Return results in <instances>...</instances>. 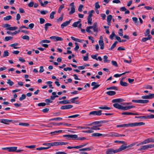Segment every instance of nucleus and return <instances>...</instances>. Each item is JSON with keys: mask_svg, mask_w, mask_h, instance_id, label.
Masks as SVG:
<instances>
[{"mask_svg": "<svg viewBox=\"0 0 154 154\" xmlns=\"http://www.w3.org/2000/svg\"><path fill=\"white\" fill-rule=\"evenodd\" d=\"M101 110H99L98 111H94L90 112L89 113V115H93V116H99L102 115Z\"/></svg>", "mask_w": 154, "mask_h": 154, "instance_id": "nucleus-1", "label": "nucleus"}, {"mask_svg": "<svg viewBox=\"0 0 154 154\" xmlns=\"http://www.w3.org/2000/svg\"><path fill=\"white\" fill-rule=\"evenodd\" d=\"M68 142H52L53 146H58L59 145H65L68 144Z\"/></svg>", "mask_w": 154, "mask_h": 154, "instance_id": "nucleus-2", "label": "nucleus"}, {"mask_svg": "<svg viewBox=\"0 0 154 154\" xmlns=\"http://www.w3.org/2000/svg\"><path fill=\"white\" fill-rule=\"evenodd\" d=\"M145 124V123L143 122H135L130 123V127H135L138 126H141L144 125Z\"/></svg>", "mask_w": 154, "mask_h": 154, "instance_id": "nucleus-3", "label": "nucleus"}, {"mask_svg": "<svg viewBox=\"0 0 154 154\" xmlns=\"http://www.w3.org/2000/svg\"><path fill=\"white\" fill-rule=\"evenodd\" d=\"M117 149H113L110 148L108 149L106 151V154H113L117 153Z\"/></svg>", "mask_w": 154, "mask_h": 154, "instance_id": "nucleus-4", "label": "nucleus"}, {"mask_svg": "<svg viewBox=\"0 0 154 154\" xmlns=\"http://www.w3.org/2000/svg\"><path fill=\"white\" fill-rule=\"evenodd\" d=\"M89 28H90V29H93L94 32H98V28L97 27V23H94L93 26H89Z\"/></svg>", "mask_w": 154, "mask_h": 154, "instance_id": "nucleus-5", "label": "nucleus"}, {"mask_svg": "<svg viewBox=\"0 0 154 154\" xmlns=\"http://www.w3.org/2000/svg\"><path fill=\"white\" fill-rule=\"evenodd\" d=\"M149 148H150L149 144H147L140 146V148L138 149V150L141 151L142 150L147 149Z\"/></svg>", "mask_w": 154, "mask_h": 154, "instance_id": "nucleus-6", "label": "nucleus"}, {"mask_svg": "<svg viewBox=\"0 0 154 154\" xmlns=\"http://www.w3.org/2000/svg\"><path fill=\"white\" fill-rule=\"evenodd\" d=\"M72 19H70L68 21H66L64 22H63L61 25V28L62 29H63L64 27L67 26L71 22L72 20Z\"/></svg>", "mask_w": 154, "mask_h": 154, "instance_id": "nucleus-7", "label": "nucleus"}, {"mask_svg": "<svg viewBox=\"0 0 154 154\" xmlns=\"http://www.w3.org/2000/svg\"><path fill=\"white\" fill-rule=\"evenodd\" d=\"M73 107V106L71 105L62 106L60 107V109H71Z\"/></svg>", "mask_w": 154, "mask_h": 154, "instance_id": "nucleus-8", "label": "nucleus"}, {"mask_svg": "<svg viewBox=\"0 0 154 154\" xmlns=\"http://www.w3.org/2000/svg\"><path fill=\"white\" fill-rule=\"evenodd\" d=\"M1 122L2 123L8 124L7 123L8 122H12L13 120H9L7 119H1Z\"/></svg>", "mask_w": 154, "mask_h": 154, "instance_id": "nucleus-9", "label": "nucleus"}, {"mask_svg": "<svg viewBox=\"0 0 154 154\" xmlns=\"http://www.w3.org/2000/svg\"><path fill=\"white\" fill-rule=\"evenodd\" d=\"M107 135L106 134H102L99 133H93L91 134V136L92 137H100L101 136H103V137H104L106 136Z\"/></svg>", "mask_w": 154, "mask_h": 154, "instance_id": "nucleus-10", "label": "nucleus"}, {"mask_svg": "<svg viewBox=\"0 0 154 154\" xmlns=\"http://www.w3.org/2000/svg\"><path fill=\"white\" fill-rule=\"evenodd\" d=\"M144 144H146L149 143H153V139L152 138H148L143 141Z\"/></svg>", "mask_w": 154, "mask_h": 154, "instance_id": "nucleus-11", "label": "nucleus"}, {"mask_svg": "<svg viewBox=\"0 0 154 154\" xmlns=\"http://www.w3.org/2000/svg\"><path fill=\"white\" fill-rule=\"evenodd\" d=\"M135 107V106H122V110H126L129 109L134 108Z\"/></svg>", "mask_w": 154, "mask_h": 154, "instance_id": "nucleus-12", "label": "nucleus"}, {"mask_svg": "<svg viewBox=\"0 0 154 154\" xmlns=\"http://www.w3.org/2000/svg\"><path fill=\"white\" fill-rule=\"evenodd\" d=\"M105 121H96V122H92V123L88 125L89 126H91V125H98L100 124L104 123H105Z\"/></svg>", "mask_w": 154, "mask_h": 154, "instance_id": "nucleus-13", "label": "nucleus"}, {"mask_svg": "<svg viewBox=\"0 0 154 154\" xmlns=\"http://www.w3.org/2000/svg\"><path fill=\"white\" fill-rule=\"evenodd\" d=\"M91 85L92 86H94V87L92 88V89L93 90L98 88L100 86V85L97 84V83L95 82H92L91 83Z\"/></svg>", "mask_w": 154, "mask_h": 154, "instance_id": "nucleus-14", "label": "nucleus"}, {"mask_svg": "<svg viewBox=\"0 0 154 154\" xmlns=\"http://www.w3.org/2000/svg\"><path fill=\"white\" fill-rule=\"evenodd\" d=\"M99 44L100 46V48L101 49H103L104 48V44L103 40H100L99 41Z\"/></svg>", "mask_w": 154, "mask_h": 154, "instance_id": "nucleus-15", "label": "nucleus"}, {"mask_svg": "<svg viewBox=\"0 0 154 154\" xmlns=\"http://www.w3.org/2000/svg\"><path fill=\"white\" fill-rule=\"evenodd\" d=\"M111 136L112 137H124L125 136V135L119 134L117 133H114L112 134L111 135Z\"/></svg>", "mask_w": 154, "mask_h": 154, "instance_id": "nucleus-16", "label": "nucleus"}, {"mask_svg": "<svg viewBox=\"0 0 154 154\" xmlns=\"http://www.w3.org/2000/svg\"><path fill=\"white\" fill-rule=\"evenodd\" d=\"M113 105L114 107L117 109H122V106L120 105L118 103H115L113 104Z\"/></svg>", "mask_w": 154, "mask_h": 154, "instance_id": "nucleus-17", "label": "nucleus"}, {"mask_svg": "<svg viewBox=\"0 0 154 154\" xmlns=\"http://www.w3.org/2000/svg\"><path fill=\"white\" fill-rule=\"evenodd\" d=\"M101 126V125H97L93 126L91 127V129L95 130H99L100 129V128H98V127H100Z\"/></svg>", "mask_w": 154, "mask_h": 154, "instance_id": "nucleus-18", "label": "nucleus"}, {"mask_svg": "<svg viewBox=\"0 0 154 154\" xmlns=\"http://www.w3.org/2000/svg\"><path fill=\"white\" fill-rule=\"evenodd\" d=\"M17 149V147H9L8 151L9 152H16Z\"/></svg>", "mask_w": 154, "mask_h": 154, "instance_id": "nucleus-19", "label": "nucleus"}, {"mask_svg": "<svg viewBox=\"0 0 154 154\" xmlns=\"http://www.w3.org/2000/svg\"><path fill=\"white\" fill-rule=\"evenodd\" d=\"M124 101V100L122 99H115L112 100V102L113 103L117 102H120Z\"/></svg>", "mask_w": 154, "mask_h": 154, "instance_id": "nucleus-20", "label": "nucleus"}, {"mask_svg": "<svg viewBox=\"0 0 154 154\" xmlns=\"http://www.w3.org/2000/svg\"><path fill=\"white\" fill-rule=\"evenodd\" d=\"M152 38V36L150 35H149L147 37L143 38L142 39V41L143 42H145L146 41L149 40Z\"/></svg>", "mask_w": 154, "mask_h": 154, "instance_id": "nucleus-21", "label": "nucleus"}, {"mask_svg": "<svg viewBox=\"0 0 154 154\" xmlns=\"http://www.w3.org/2000/svg\"><path fill=\"white\" fill-rule=\"evenodd\" d=\"M126 149V146H124V145H123L121 146L119 148L116 149L117 152H119L123 150H124Z\"/></svg>", "mask_w": 154, "mask_h": 154, "instance_id": "nucleus-22", "label": "nucleus"}, {"mask_svg": "<svg viewBox=\"0 0 154 154\" xmlns=\"http://www.w3.org/2000/svg\"><path fill=\"white\" fill-rule=\"evenodd\" d=\"M63 131L62 130H60L58 131H56L54 132H52L50 133V134L52 135H54L57 134L58 133H60L62 132Z\"/></svg>", "mask_w": 154, "mask_h": 154, "instance_id": "nucleus-23", "label": "nucleus"}, {"mask_svg": "<svg viewBox=\"0 0 154 154\" xmlns=\"http://www.w3.org/2000/svg\"><path fill=\"white\" fill-rule=\"evenodd\" d=\"M99 108L100 109L109 110L111 109V108L108 107L106 105H105L104 106H101L99 107Z\"/></svg>", "mask_w": 154, "mask_h": 154, "instance_id": "nucleus-24", "label": "nucleus"}, {"mask_svg": "<svg viewBox=\"0 0 154 154\" xmlns=\"http://www.w3.org/2000/svg\"><path fill=\"white\" fill-rule=\"evenodd\" d=\"M106 93L109 96H113L116 94V92L113 91H109L107 92Z\"/></svg>", "mask_w": 154, "mask_h": 154, "instance_id": "nucleus-25", "label": "nucleus"}, {"mask_svg": "<svg viewBox=\"0 0 154 154\" xmlns=\"http://www.w3.org/2000/svg\"><path fill=\"white\" fill-rule=\"evenodd\" d=\"M19 43H15L14 44H11L10 46L13 47L15 49H17L20 48L19 47H16V46L18 45Z\"/></svg>", "mask_w": 154, "mask_h": 154, "instance_id": "nucleus-26", "label": "nucleus"}, {"mask_svg": "<svg viewBox=\"0 0 154 154\" xmlns=\"http://www.w3.org/2000/svg\"><path fill=\"white\" fill-rule=\"evenodd\" d=\"M71 139L77 140L78 139V135L76 134H71Z\"/></svg>", "mask_w": 154, "mask_h": 154, "instance_id": "nucleus-27", "label": "nucleus"}, {"mask_svg": "<svg viewBox=\"0 0 154 154\" xmlns=\"http://www.w3.org/2000/svg\"><path fill=\"white\" fill-rule=\"evenodd\" d=\"M51 26L52 24L50 23H46L45 25V30L47 31L48 30V26Z\"/></svg>", "mask_w": 154, "mask_h": 154, "instance_id": "nucleus-28", "label": "nucleus"}, {"mask_svg": "<svg viewBox=\"0 0 154 154\" xmlns=\"http://www.w3.org/2000/svg\"><path fill=\"white\" fill-rule=\"evenodd\" d=\"M59 103L60 104H68L70 103V102L69 100H66L60 101Z\"/></svg>", "mask_w": 154, "mask_h": 154, "instance_id": "nucleus-29", "label": "nucleus"}, {"mask_svg": "<svg viewBox=\"0 0 154 154\" xmlns=\"http://www.w3.org/2000/svg\"><path fill=\"white\" fill-rule=\"evenodd\" d=\"M71 38L72 40H74V41L78 42H82V40L80 39H79L78 38H75L73 36H71Z\"/></svg>", "mask_w": 154, "mask_h": 154, "instance_id": "nucleus-30", "label": "nucleus"}, {"mask_svg": "<svg viewBox=\"0 0 154 154\" xmlns=\"http://www.w3.org/2000/svg\"><path fill=\"white\" fill-rule=\"evenodd\" d=\"M115 143H123L126 146L127 145V143L124 141H120V140H116L114 141Z\"/></svg>", "mask_w": 154, "mask_h": 154, "instance_id": "nucleus-31", "label": "nucleus"}, {"mask_svg": "<svg viewBox=\"0 0 154 154\" xmlns=\"http://www.w3.org/2000/svg\"><path fill=\"white\" fill-rule=\"evenodd\" d=\"M118 43L117 41H115L114 43L112 44V46L109 49V50H111L114 49L116 46V44Z\"/></svg>", "mask_w": 154, "mask_h": 154, "instance_id": "nucleus-32", "label": "nucleus"}, {"mask_svg": "<svg viewBox=\"0 0 154 154\" xmlns=\"http://www.w3.org/2000/svg\"><path fill=\"white\" fill-rule=\"evenodd\" d=\"M120 85L123 86H127L128 85V84L126 82H124L122 80L120 81Z\"/></svg>", "mask_w": 154, "mask_h": 154, "instance_id": "nucleus-33", "label": "nucleus"}, {"mask_svg": "<svg viewBox=\"0 0 154 154\" xmlns=\"http://www.w3.org/2000/svg\"><path fill=\"white\" fill-rule=\"evenodd\" d=\"M50 104L49 103H41L38 104V106H45L46 105H49Z\"/></svg>", "mask_w": 154, "mask_h": 154, "instance_id": "nucleus-34", "label": "nucleus"}, {"mask_svg": "<svg viewBox=\"0 0 154 154\" xmlns=\"http://www.w3.org/2000/svg\"><path fill=\"white\" fill-rule=\"evenodd\" d=\"M130 126V123L127 124H124L121 125H117V127H129Z\"/></svg>", "mask_w": 154, "mask_h": 154, "instance_id": "nucleus-35", "label": "nucleus"}, {"mask_svg": "<svg viewBox=\"0 0 154 154\" xmlns=\"http://www.w3.org/2000/svg\"><path fill=\"white\" fill-rule=\"evenodd\" d=\"M75 11V7H73L71 8V11L69 12V14L70 15L73 14Z\"/></svg>", "mask_w": 154, "mask_h": 154, "instance_id": "nucleus-36", "label": "nucleus"}, {"mask_svg": "<svg viewBox=\"0 0 154 154\" xmlns=\"http://www.w3.org/2000/svg\"><path fill=\"white\" fill-rule=\"evenodd\" d=\"M75 99L74 98L71 99L70 100H69L72 103H75L76 104H78L79 103L78 102V101L75 100Z\"/></svg>", "mask_w": 154, "mask_h": 154, "instance_id": "nucleus-37", "label": "nucleus"}, {"mask_svg": "<svg viewBox=\"0 0 154 154\" xmlns=\"http://www.w3.org/2000/svg\"><path fill=\"white\" fill-rule=\"evenodd\" d=\"M106 89L107 90H118V88L116 87L113 86H112V87H110L107 88H106Z\"/></svg>", "mask_w": 154, "mask_h": 154, "instance_id": "nucleus-38", "label": "nucleus"}, {"mask_svg": "<svg viewBox=\"0 0 154 154\" xmlns=\"http://www.w3.org/2000/svg\"><path fill=\"white\" fill-rule=\"evenodd\" d=\"M91 150V149L90 147L84 148L80 149L79 150L80 151H90Z\"/></svg>", "mask_w": 154, "mask_h": 154, "instance_id": "nucleus-39", "label": "nucleus"}, {"mask_svg": "<svg viewBox=\"0 0 154 154\" xmlns=\"http://www.w3.org/2000/svg\"><path fill=\"white\" fill-rule=\"evenodd\" d=\"M12 18V17L11 15L7 16L4 17L3 19L5 20H8Z\"/></svg>", "mask_w": 154, "mask_h": 154, "instance_id": "nucleus-40", "label": "nucleus"}, {"mask_svg": "<svg viewBox=\"0 0 154 154\" xmlns=\"http://www.w3.org/2000/svg\"><path fill=\"white\" fill-rule=\"evenodd\" d=\"M63 40V39L61 37L58 36H56L55 41H62Z\"/></svg>", "mask_w": 154, "mask_h": 154, "instance_id": "nucleus-41", "label": "nucleus"}, {"mask_svg": "<svg viewBox=\"0 0 154 154\" xmlns=\"http://www.w3.org/2000/svg\"><path fill=\"white\" fill-rule=\"evenodd\" d=\"M81 22L80 21H79L77 22H75L73 24L72 26L75 27H77L78 26V24Z\"/></svg>", "mask_w": 154, "mask_h": 154, "instance_id": "nucleus-42", "label": "nucleus"}, {"mask_svg": "<svg viewBox=\"0 0 154 154\" xmlns=\"http://www.w3.org/2000/svg\"><path fill=\"white\" fill-rule=\"evenodd\" d=\"M64 4H62L61 5L60 7H59L58 10V12L59 13H60L61 12V10L64 8Z\"/></svg>", "mask_w": 154, "mask_h": 154, "instance_id": "nucleus-43", "label": "nucleus"}, {"mask_svg": "<svg viewBox=\"0 0 154 154\" xmlns=\"http://www.w3.org/2000/svg\"><path fill=\"white\" fill-rule=\"evenodd\" d=\"M13 38V37L11 36H6L5 39L4 40L5 41H8L9 40L12 39Z\"/></svg>", "mask_w": 154, "mask_h": 154, "instance_id": "nucleus-44", "label": "nucleus"}, {"mask_svg": "<svg viewBox=\"0 0 154 154\" xmlns=\"http://www.w3.org/2000/svg\"><path fill=\"white\" fill-rule=\"evenodd\" d=\"M116 35L115 32H112V34L110 35L109 38L111 40H112L113 39V37L114 36L116 37Z\"/></svg>", "mask_w": 154, "mask_h": 154, "instance_id": "nucleus-45", "label": "nucleus"}, {"mask_svg": "<svg viewBox=\"0 0 154 154\" xmlns=\"http://www.w3.org/2000/svg\"><path fill=\"white\" fill-rule=\"evenodd\" d=\"M56 14V11H52L50 14V18L51 19H54V15Z\"/></svg>", "mask_w": 154, "mask_h": 154, "instance_id": "nucleus-46", "label": "nucleus"}, {"mask_svg": "<svg viewBox=\"0 0 154 154\" xmlns=\"http://www.w3.org/2000/svg\"><path fill=\"white\" fill-rule=\"evenodd\" d=\"M17 27L16 26L13 27H10L7 29L9 30H14L17 29Z\"/></svg>", "mask_w": 154, "mask_h": 154, "instance_id": "nucleus-47", "label": "nucleus"}, {"mask_svg": "<svg viewBox=\"0 0 154 154\" xmlns=\"http://www.w3.org/2000/svg\"><path fill=\"white\" fill-rule=\"evenodd\" d=\"M7 83L9 85L11 86L14 84V83L13 82L11 81L10 79H8Z\"/></svg>", "mask_w": 154, "mask_h": 154, "instance_id": "nucleus-48", "label": "nucleus"}, {"mask_svg": "<svg viewBox=\"0 0 154 154\" xmlns=\"http://www.w3.org/2000/svg\"><path fill=\"white\" fill-rule=\"evenodd\" d=\"M88 19V23L90 25H91L92 24V18H89V17H88L87 18Z\"/></svg>", "mask_w": 154, "mask_h": 154, "instance_id": "nucleus-49", "label": "nucleus"}, {"mask_svg": "<svg viewBox=\"0 0 154 154\" xmlns=\"http://www.w3.org/2000/svg\"><path fill=\"white\" fill-rule=\"evenodd\" d=\"M26 96L24 94H23L22 95L21 97H20L19 98V100L20 101L24 99H25L26 98Z\"/></svg>", "mask_w": 154, "mask_h": 154, "instance_id": "nucleus-50", "label": "nucleus"}, {"mask_svg": "<svg viewBox=\"0 0 154 154\" xmlns=\"http://www.w3.org/2000/svg\"><path fill=\"white\" fill-rule=\"evenodd\" d=\"M4 54L3 55V57H5L8 56L9 55V53L7 51H4Z\"/></svg>", "mask_w": 154, "mask_h": 154, "instance_id": "nucleus-51", "label": "nucleus"}, {"mask_svg": "<svg viewBox=\"0 0 154 154\" xmlns=\"http://www.w3.org/2000/svg\"><path fill=\"white\" fill-rule=\"evenodd\" d=\"M112 17V15H108L107 17V21H111Z\"/></svg>", "mask_w": 154, "mask_h": 154, "instance_id": "nucleus-52", "label": "nucleus"}, {"mask_svg": "<svg viewBox=\"0 0 154 154\" xmlns=\"http://www.w3.org/2000/svg\"><path fill=\"white\" fill-rule=\"evenodd\" d=\"M19 125L25 126H28L29 125V124L27 123H20L19 124Z\"/></svg>", "mask_w": 154, "mask_h": 154, "instance_id": "nucleus-53", "label": "nucleus"}, {"mask_svg": "<svg viewBox=\"0 0 154 154\" xmlns=\"http://www.w3.org/2000/svg\"><path fill=\"white\" fill-rule=\"evenodd\" d=\"M150 33V31L149 29H146V32L144 33L145 35L146 36H148V35Z\"/></svg>", "mask_w": 154, "mask_h": 154, "instance_id": "nucleus-54", "label": "nucleus"}, {"mask_svg": "<svg viewBox=\"0 0 154 154\" xmlns=\"http://www.w3.org/2000/svg\"><path fill=\"white\" fill-rule=\"evenodd\" d=\"M146 119H153L154 118V115L151 114L149 115L146 116Z\"/></svg>", "mask_w": 154, "mask_h": 154, "instance_id": "nucleus-55", "label": "nucleus"}, {"mask_svg": "<svg viewBox=\"0 0 154 154\" xmlns=\"http://www.w3.org/2000/svg\"><path fill=\"white\" fill-rule=\"evenodd\" d=\"M50 42V41L48 40H44L42 41L40 43H49Z\"/></svg>", "mask_w": 154, "mask_h": 154, "instance_id": "nucleus-56", "label": "nucleus"}, {"mask_svg": "<svg viewBox=\"0 0 154 154\" xmlns=\"http://www.w3.org/2000/svg\"><path fill=\"white\" fill-rule=\"evenodd\" d=\"M84 6L82 5H80L78 8V10L79 12H82V8Z\"/></svg>", "mask_w": 154, "mask_h": 154, "instance_id": "nucleus-57", "label": "nucleus"}, {"mask_svg": "<svg viewBox=\"0 0 154 154\" xmlns=\"http://www.w3.org/2000/svg\"><path fill=\"white\" fill-rule=\"evenodd\" d=\"M75 47L74 48V50L75 51H77L79 48V47L78 45V44L77 42H75Z\"/></svg>", "mask_w": 154, "mask_h": 154, "instance_id": "nucleus-58", "label": "nucleus"}, {"mask_svg": "<svg viewBox=\"0 0 154 154\" xmlns=\"http://www.w3.org/2000/svg\"><path fill=\"white\" fill-rule=\"evenodd\" d=\"M80 115L79 114H76L70 116H69L68 118H74L78 117Z\"/></svg>", "mask_w": 154, "mask_h": 154, "instance_id": "nucleus-59", "label": "nucleus"}, {"mask_svg": "<svg viewBox=\"0 0 154 154\" xmlns=\"http://www.w3.org/2000/svg\"><path fill=\"white\" fill-rule=\"evenodd\" d=\"M121 114L122 115H131L132 112H122Z\"/></svg>", "mask_w": 154, "mask_h": 154, "instance_id": "nucleus-60", "label": "nucleus"}, {"mask_svg": "<svg viewBox=\"0 0 154 154\" xmlns=\"http://www.w3.org/2000/svg\"><path fill=\"white\" fill-rule=\"evenodd\" d=\"M149 102L148 100H141V103H146Z\"/></svg>", "mask_w": 154, "mask_h": 154, "instance_id": "nucleus-61", "label": "nucleus"}, {"mask_svg": "<svg viewBox=\"0 0 154 154\" xmlns=\"http://www.w3.org/2000/svg\"><path fill=\"white\" fill-rule=\"evenodd\" d=\"M95 7L96 9H98L100 8V6L99 4V2H96L95 4Z\"/></svg>", "mask_w": 154, "mask_h": 154, "instance_id": "nucleus-62", "label": "nucleus"}, {"mask_svg": "<svg viewBox=\"0 0 154 154\" xmlns=\"http://www.w3.org/2000/svg\"><path fill=\"white\" fill-rule=\"evenodd\" d=\"M112 64L116 66H118V64L116 61L112 60L111 62Z\"/></svg>", "mask_w": 154, "mask_h": 154, "instance_id": "nucleus-63", "label": "nucleus"}, {"mask_svg": "<svg viewBox=\"0 0 154 154\" xmlns=\"http://www.w3.org/2000/svg\"><path fill=\"white\" fill-rule=\"evenodd\" d=\"M148 96L149 99H151L153 98L154 97V94H151L150 93L149 94Z\"/></svg>", "mask_w": 154, "mask_h": 154, "instance_id": "nucleus-64", "label": "nucleus"}]
</instances>
